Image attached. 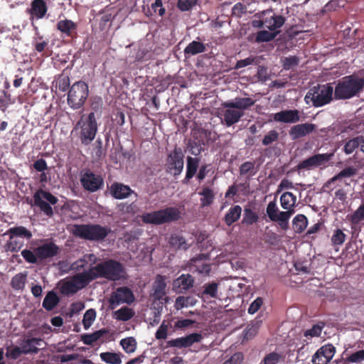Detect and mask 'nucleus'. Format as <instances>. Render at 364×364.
Segmentation results:
<instances>
[{
    "label": "nucleus",
    "instance_id": "f257e3e1",
    "mask_svg": "<svg viewBox=\"0 0 364 364\" xmlns=\"http://www.w3.org/2000/svg\"><path fill=\"white\" fill-rule=\"evenodd\" d=\"M364 88V79L355 75L343 77L338 80L334 90L336 100H348L358 96Z\"/></svg>",
    "mask_w": 364,
    "mask_h": 364
},
{
    "label": "nucleus",
    "instance_id": "f03ea898",
    "mask_svg": "<svg viewBox=\"0 0 364 364\" xmlns=\"http://www.w3.org/2000/svg\"><path fill=\"white\" fill-rule=\"evenodd\" d=\"M251 25L255 28H265L270 31L279 32L286 21L284 16L276 14L273 9H266L256 13Z\"/></svg>",
    "mask_w": 364,
    "mask_h": 364
},
{
    "label": "nucleus",
    "instance_id": "7ed1b4c3",
    "mask_svg": "<svg viewBox=\"0 0 364 364\" xmlns=\"http://www.w3.org/2000/svg\"><path fill=\"white\" fill-rule=\"evenodd\" d=\"M98 129L95 114L91 112L85 117L82 116L74 127L75 132L82 145L87 146L95 139Z\"/></svg>",
    "mask_w": 364,
    "mask_h": 364
},
{
    "label": "nucleus",
    "instance_id": "20e7f679",
    "mask_svg": "<svg viewBox=\"0 0 364 364\" xmlns=\"http://www.w3.org/2000/svg\"><path fill=\"white\" fill-rule=\"evenodd\" d=\"M73 234L77 237L90 241H103L111 232V229L99 224H75Z\"/></svg>",
    "mask_w": 364,
    "mask_h": 364
},
{
    "label": "nucleus",
    "instance_id": "39448f33",
    "mask_svg": "<svg viewBox=\"0 0 364 364\" xmlns=\"http://www.w3.org/2000/svg\"><path fill=\"white\" fill-rule=\"evenodd\" d=\"M97 278H105L109 281H119L124 278L125 269L123 264L112 259H107L92 267Z\"/></svg>",
    "mask_w": 364,
    "mask_h": 364
},
{
    "label": "nucleus",
    "instance_id": "423d86ee",
    "mask_svg": "<svg viewBox=\"0 0 364 364\" xmlns=\"http://www.w3.org/2000/svg\"><path fill=\"white\" fill-rule=\"evenodd\" d=\"M141 218L145 224L159 225L177 221L181 218V212L176 207H167L151 213H143Z\"/></svg>",
    "mask_w": 364,
    "mask_h": 364
},
{
    "label": "nucleus",
    "instance_id": "0eeeda50",
    "mask_svg": "<svg viewBox=\"0 0 364 364\" xmlns=\"http://www.w3.org/2000/svg\"><path fill=\"white\" fill-rule=\"evenodd\" d=\"M333 87L330 83L318 85L311 88L305 96V100L309 103V100L314 107H322L328 104L333 99Z\"/></svg>",
    "mask_w": 364,
    "mask_h": 364
},
{
    "label": "nucleus",
    "instance_id": "6e6552de",
    "mask_svg": "<svg viewBox=\"0 0 364 364\" xmlns=\"http://www.w3.org/2000/svg\"><path fill=\"white\" fill-rule=\"evenodd\" d=\"M88 94L89 87L85 82L82 80L75 82L68 90V105L74 110L80 109L84 106Z\"/></svg>",
    "mask_w": 364,
    "mask_h": 364
},
{
    "label": "nucleus",
    "instance_id": "1a4fd4ad",
    "mask_svg": "<svg viewBox=\"0 0 364 364\" xmlns=\"http://www.w3.org/2000/svg\"><path fill=\"white\" fill-rule=\"evenodd\" d=\"M58 198L48 191L39 189L33 194V204L40 208L45 215L51 217L53 210L50 204L55 205L58 203Z\"/></svg>",
    "mask_w": 364,
    "mask_h": 364
},
{
    "label": "nucleus",
    "instance_id": "9d476101",
    "mask_svg": "<svg viewBox=\"0 0 364 364\" xmlns=\"http://www.w3.org/2000/svg\"><path fill=\"white\" fill-rule=\"evenodd\" d=\"M166 171L177 176L183 169V154L179 147H175L166 159Z\"/></svg>",
    "mask_w": 364,
    "mask_h": 364
},
{
    "label": "nucleus",
    "instance_id": "9b49d317",
    "mask_svg": "<svg viewBox=\"0 0 364 364\" xmlns=\"http://www.w3.org/2000/svg\"><path fill=\"white\" fill-rule=\"evenodd\" d=\"M80 181L82 188L90 193L96 192L104 186L102 176L95 174L90 170H86L82 173Z\"/></svg>",
    "mask_w": 364,
    "mask_h": 364
},
{
    "label": "nucleus",
    "instance_id": "f8f14e48",
    "mask_svg": "<svg viewBox=\"0 0 364 364\" xmlns=\"http://www.w3.org/2000/svg\"><path fill=\"white\" fill-rule=\"evenodd\" d=\"M134 299V295L129 287H120L111 294L109 303L110 308L113 309L121 304H131Z\"/></svg>",
    "mask_w": 364,
    "mask_h": 364
},
{
    "label": "nucleus",
    "instance_id": "ddd939ff",
    "mask_svg": "<svg viewBox=\"0 0 364 364\" xmlns=\"http://www.w3.org/2000/svg\"><path fill=\"white\" fill-rule=\"evenodd\" d=\"M333 154L326 153V154H315L302 161L297 165L298 170L302 169H311L313 167H318L323 165L325 163L329 161Z\"/></svg>",
    "mask_w": 364,
    "mask_h": 364
},
{
    "label": "nucleus",
    "instance_id": "4468645a",
    "mask_svg": "<svg viewBox=\"0 0 364 364\" xmlns=\"http://www.w3.org/2000/svg\"><path fill=\"white\" fill-rule=\"evenodd\" d=\"M195 279L189 274H182L173 282V289L176 293L183 294L193 287Z\"/></svg>",
    "mask_w": 364,
    "mask_h": 364
},
{
    "label": "nucleus",
    "instance_id": "2eb2a0df",
    "mask_svg": "<svg viewBox=\"0 0 364 364\" xmlns=\"http://www.w3.org/2000/svg\"><path fill=\"white\" fill-rule=\"evenodd\" d=\"M110 195L115 199H124L127 198L132 194L136 196L137 193H135L129 186L124 185L122 183L114 182L109 187Z\"/></svg>",
    "mask_w": 364,
    "mask_h": 364
},
{
    "label": "nucleus",
    "instance_id": "dca6fc26",
    "mask_svg": "<svg viewBox=\"0 0 364 364\" xmlns=\"http://www.w3.org/2000/svg\"><path fill=\"white\" fill-rule=\"evenodd\" d=\"M59 251V247L53 242H46L35 248V252L40 260L53 257L58 254Z\"/></svg>",
    "mask_w": 364,
    "mask_h": 364
},
{
    "label": "nucleus",
    "instance_id": "f3484780",
    "mask_svg": "<svg viewBox=\"0 0 364 364\" xmlns=\"http://www.w3.org/2000/svg\"><path fill=\"white\" fill-rule=\"evenodd\" d=\"M48 11V6L45 0H33L31 7L26 9V13L31 16V18H43Z\"/></svg>",
    "mask_w": 364,
    "mask_h": 364
},
{
    "label": "nucleus",
    "instance_id": "a211bd4d",
    "mask_svg": "<svg viewBox=\"0 0 364 364\" xmlns=\"http://www.w3.org/2000/svg\"><path fill=\"white\" fill-rule=\"evenodd\" d=\"M274 120L278 122L293 124L300 120L297 109H286L274 114Z\"/></svg>",
    "mask_w": 364,
    "mask_h": 364
},
{
    "label": "nucleus",
    "instance_id": "6ab92c4d",
    "mask_svg": "<svg viewBox=\"0 0 364 364\" xmlns=\"http://www.w3.org/2000/svg\"><path fill=\"white\" fill-rule=\"evenodd\" d=\"M315 129L316 125L314 124H299L290 129L289 135L292 139H297L312 133Z\"/></svg>",
    "mask_w": 364,
    "mask_h": 364
},
{
    "label": "nucleus",
    "instance_id": "aec40b11",
    "mask_svg": "<svg viewBox=\"0 0 364 364\" xmlns=\"http://www.w3.org/2000/svg\"><path fill=\"white\" fill-rule=\"evenodd\" d=\"M97 279V276L95 275L92 267H90L88 270L84 271L82 273H78L74 275L72 280L75 284L77 287H79V290L85 287L90 282Z\"/></svg>",
    "mask_w": 364,
    "mask_h": 364
},
{
    "label": "nucleus",
    "instance_id": "412c9836",
    "mask_svg": "<svg viewBox=\"0 0 364 364\" xmlns=\"http://www.w3.org/2000/svg\"><path fill=\"white\" fill-rule=\"evenodd\" d=\"M267 214L269 218L273 221L286 220L289 215H292V211H279L276 201H270L267 206Z\"/></svg>",
    "mask_w": 364,
    "mask_h": 364
},
{
    "label": "nucleus",
    "instance_id": "4be33fe9",
    "mask_svg": "<svg viewBox=\"0 0 364 364\" xmlns=\"http://www.w3.org/2000/svg\"><path fill=\"white\" fill-rule=\"evenodd\" d=\"M255 100L250 97H236L233 101L226 102L223 104L225 108H235L245 110L255 105Z\"/></svg>",
    "mask_w": 364,
    "mask_h": 364
},
{
    "label": "nucleus",
    "instance_id": "5701e85b",
    "mask_svg": "<svg viewBox=\"0 0 364 364\" xmlns=\"http://www.w3.org/2000/svg\"><path fill=\"white\" fill-rule=\"evenodd\" d=\"M57 29L67 37H74L77 33V23L69 19L60 20L57 23Z\"/></svg>",
    "mask_w": 364,
    "mask_h": 364
},
{
    "label": "nucleus",
    "instance_id": "b1692460",
    "mask_svg": "<svg viewBox=\"0 0 364 364\" xmlns=\"http://www.w3.org/2000/svg\"><path fill=\"white\" fill-rule=\"evenodd\" d=\"M166 283L165 277L158 274L153 284L152 296L156 300H160L166 295Z\"/></svg>",
    "mask_w": 364,
    "mask_h": 364
},
{
    "label": "nucleus",
    "instance_id": "393cba45",
    "mask_svg": "<svg viewBox=\"0 0 364 364\" xmlns=\"http://www.w3.org/2000/svg\"><path fill=\"white\" fill-rule=\"evenodd\" d=\"M168 244L175 250H187L190 247L186 238L180 233L171 234L168 238Z\"/></svg>",
    "mask_w": 364,
    "mask_h": 364
},
{
    "label": "nucleus",
    "instance_id": "a878e982",
    "mask_svg": "<svg viewBox=\"0 0 364 364\" xmlns=\"http://www.w3.org/2000/svg\"><path fill=\"white\" fill-rule=\"evenodd\" d=\"M235 108H226L223 111V117L225 124L230 127L240 121V118L244 115L242 111L236 110Z\"/></svg>",
    "mask_w": 364,
    "mask_h": 364
},
{
    "label": "nucleus",
    "instance_id": "bb28decb",
    "mask_svg": "<svg viewBox=\"0 0 364 364\" xmlns=\"http://www.w3.org/2000/svg\"><path fill=\"white\" fill-rule=\"evenodd\" d=\"M43 343V341L41 338H27L24 340L23 343L21 344L23 353H24V355L31 353H38L39 351V348L37 346H41Z\"/></svg>",
    "mask_w": 364,
    "mask_h": 364
},
{
    "label": "nucleus",
    "instance_id": "cd10ccee",
    "mask_svg": "<svg viewBox=\"0 0 364 364\" xmlns=\"http://www.w3.org/2000/svg\"><path fill=\"white\" fill-rule=\"evenodd\" d=\"M199 159L198 158H193L188 156L186 164V174L183 180V183H188L194 175L196 173L198 168Z\"/></svg>",
    "mask_w": 364,
    "mask_h": 364
},
{
    "label": "nucleus",
    "instance_id": "c85d7f7f",
    "mask_svg": "<svg viewBox=\"0 0 364 364\" xmlns=\"http://www.w3.org/2000/svg\"><path fill=\"white\" fill-rule=\"evenodd\" d=\"M296 196L291 192H284L280 197L281 206L287 211L294 213Z\"/></svg>",
    "mask_w": 364,
    "mask_h": 364
},
{
    "label": "nucleus",
    "instance_id": "c756f323",
    "mask_svg": "<svg viewBox=\"0 0 364 364\" xmlns=\"http://www.w3.org/2000/svg\"><path fill=\"white\" fill-rule=\"evenodd\" d=\"M242 213V208L239 205L231 207L224 216V222L228 226L237 222Z\"/></svg>",
    "mask_w": 364,
    "mask_h": 364
},
{
    "label": "nucleus",
    "instance_id": "7c9ffc66",
    "mask_svg": "<svg viewBox=\"0 0 364 364\" xmlns=\"http://www.w3.org/2000/svg\"><path fill=\"white\" fill-rule=\"evenodd\" d=\"M60 302V298L58 294L53 291H50L46 295L42 306L47 311L53 310Z\"/></svg>",
    "mask_w": 364,
    "mask_h": 364
},
{
    "label": "nucleus",
    "instance_id": "2f4dec72",
    "mask_svg": "<svg viewBox=\"0 0 364 364\" xmlns=\"http://www.w3.org/2000/svg\"><path fill=\"white\" fill-rule=\"evenodd\" d=\"M205 50L206 47L203 43L193 41L185 48L184 54L185 55H195L205 52Z\"/></svg>",
    "mask_w": 364,
    "mask_h": 364
},
{
    "label": "nucleus",
    "instance_id": "473e14b6",
    "mask_svg": "<svg viewBox=\"0 0 364 364\" xmlns=\"http://www.w3.org/2000/svg\"><path fill=\"white\" fill-rule=\"evenodd\" d=\"M6 234H11V237H21L26 240H30L33 236L32 232L23 226L11 228L6 231Z\"/></svg>",
    "mask_w": 364,
    "mask_h": 364
},
{
    "label": "nucleus",
    "instance_id": "72a5a7b5",
    "mask_svg": "<svg viewBox=\"0 0 364 364\" xmlns=\"http://www.w3.org/2000/svg\"><path fill=\"white\" fill-rule=\"evenodd\" d=\"M308 225L307 218L303 214H299L292 220V228L296 233H301Z\"/></svg>",
    "mask_w": 364,
    "mask_h": 364
},
{
    "label": "nucleus",
    "instance_id": "f704fd0d",
    "mask_svg": "<svg viewBox=\"0 0 364 364\" xmlns=\"http://www.w3.org/2000/svg\"><path fill=\"white\" fill-rule=\"evenodd\" d=\"M259 220L258 213L252 210L250 208L245 207L244 209L243 218L242 224L245 225H252L256 223Z\"/></svg>",
    "mask_w": 364,
    "mask_h": 364
},
{
    "label": "nucleus",
    "instance_id": "c9c22d12",
    "mask_svg": "<svg viewBox=\"0 0 364 364\" xmlns=\"http://www.w3.org/2000/svg\"><path fill=\"white\" fill-rule=\"evenodd\" d=\"M199 195L202 196L200 198V204L202 207L210 205L215 198V193L210 188L204 187L202 191L199 192Z\"/></svg>",
    "mask_w": 364,
    "mask_h": 364
},
{
    "label": "nucleus",
    "instance_id": "e433bc0d",
    "mask_svg": "<svg viewBox=\"0 0 364 364\" xmlns=\"http://www.w3.org/2000/svg\"><path fill=\"white\" fill-rule=\"evenodd\" d=\"M356 169L352 166L347 167L342 171H341L338 174L334 176L333 178H331L330 180H328L326 183L325 184V186H328L331 183L335 182L336 181L341 180L343 178H350L351 176H353L356 174Z\"/></svg>",
    "mask_w": 364,
    "mask_h": 364
},
{
    "label": "nucleus",
    "instance_id": "4c0bfd02",
    "mask_svg": "<svg viewBox=\"0 0 364 364\" xmlns=\"http://www.w3.org/2000/svg\"><path fill=\"white\" fill-rule=\"evenodd\" d=\"M279 32L262 30L258 31L255 35V42L257 43L269 42L273 41Z\"/></svg>",
    "mask_w": 364,
    "mask_h": 364
},
{
    "label": "nucleus",
    "instance_id": "58836bf2",
    "mask_svg": "<svg viewBox=\"0 0 364 364\" xmlns=\"http://www.w3.org/2000/svg\"><path fill=\"white\" fill-rule=\"evenodd\" d=\"M8 235H9V240L5 244V250L11 252L19 251L24 245L23 242L20 241L16 237H11V234Z\"/></svg>",
    "mask_w": 364,
    "mask_h": 364
},
{
    "label": "nucleus",
    "instance_id": "ea45409f",
    "mask_svg": "<svg viewBox=\"0 0 364 364\" xmlns=\"http://www.w3.org/2000/svg\"><path fill=\"white\" fill-rule=\"evenodd\" d=\"M132 309L124 306L114 312L115 318L118 321H127L134 316Z\"/></svg>",
    "mask_w": 364,
    "mask_h": 364
},
{
    "label": "nucleus",
    "instance_id": "a19ab883",
    "mask_svg": "<svg viewBox=\"0 0 364 364\" xmlns=\"http://www.w3.org/2000/svg\"><path fill=\"white\" fill-rule=\"evenodd\" d=\"M107 331L105 329H100L92 333L81 335V341L86 345H92L97 341Z\"/></svg>",
    "mask_w": 364,
    "mask_h": 364
},
{
    "label": "nucleus",
    "instance_id": "79ce46f5",
    "mask_svg": "<svg viewBox=\"0 0 364 364\" xmlns=\"http://www.w3.org/2000/svg\"><path fill=\"white\" fill-rule=\"evenodd\" d=\"M26 279V272L18 273L11 279V286L16 290H22L25 287Z\"/></svg>",
    "mask_w": 364,
    "mask_h": 364
},
{
    "label": "nucleus",
    "instance_id": "37998d69",
    "mask_svg": "<svg viewBox=\"0 0 364 364\" xmlns=\"http://www.w3.org/2000/svg\"><path fill=\"white\" fill-rule=\"evenodd\" d=\"M219 284L215 282L206 283L203 285L202 295L210 298H217Z\"/></svg>",
    "mask_w": 364,
    "mask_h": 364
},
{
    "label": "nucleus",
    "instance_id": "c03bdc74",
    "mask_svg": "<svg viewBox=\"0 0 364 364\" xmlns=\"http://www.w3.org/2000/svg\"><path fill=\"white\" fill-rule=\"evenodd\" d=\"M100 358L108 364H120L122 363L121 354L112 352L101 353Z\"/></svg>",
    "mask_w": 364,
    "mask_h": 364
},
{
    "label": "nucleus",
    "instance_id": "a18cd8bd",
    "mask_svg": "<svg viewBox=\"0 0 364 364\" xmlns=\"http://www.w3.org/2000/svg\"><path fill=\"white\" fill-rule=\"evenodd\" d=\"M362 136L354 137L348 140L344 145L343 151L346 154H352L359 146L361 147Z\"/></svg>",
    "mask_w": 364,
    "mask_h": 364
},
{
    "label": "nucleus",
    "instance_id": "49530a36",
    "mask_svg": "<svg viewBox=\"0 0 364 364\" xmlns=\"http://www.w3.org/2000/svg\"><path fill=\"white\" fill-rule=\"evenodd\" d=\"M87 257H88L90 260H93L94 262L96 259V257L93 254L85 255L83 256L82 258H80L71 264L70 269L74 271H80L81 269H83L87 264V261L86 259Z\"/></svg>",
    "mask_w": 364,
    "mask_h": 364
},
{
    "label": "nucleus",
    "instance_id": "de8ad7c7",
    "mask_svg": "<svg viewBox=\"0 0 364 364\" xmlns=\"http://www.w3.org/2000/svg\"><path fill=\"white\" fill-rule=\"evenodd\" d=\"M22 355L23 349L21 347L17 346H9L6 348V357L10 360H16L19 358Z\"/></svg>",
    "mask_w": 364,
    "mask_h": 364
},
{
    "label": "nucleus",
    "instance_id": "09e8293b",
    "mask_svg": "<svg viewBox=\"0 0 364 364\" xmlns=\"http://www.w3.org/2000/svg\"><path fill=\"white\" fill-rule=\"evenodd\" d=\"M116 209L118 213L122 214H134L136 212L137 207L134 202L128 203H120L116 206Z\"/></svg>",
    "mask_w": 364,
    "mask_h": 364
},
{
    "label": "nucleus",
    "instance_id": "8fccbe9b",
    "mask_svg": "<svg viewBox=\"0 0 364 364\" xmlns=\"http://www.w3.org/2000/svg\"><path fill=\"white\" fill-rule=\"evenodd\" d=\"M210 132L205 129L199 130L198 132L194 133L195 139L197 140L195 144L196 145H206L210 141Z\"/></svg>",
    "mask_w": 364,
    "mask_h": 364
},
{
    "label": "nucleus",
    "instance_id": "3c124183",
    "mask_svg": "<svg viewBox=\"0 0 364 364\" xmlns=\"http://www.w3.org/2000/svg\"><path fill=\"white\" fill-rule=\"evenodd\" d=\"M283 69L289 70L299 65V58L297 56L291 55L285 57L281 60Z\"/></svg>",
    "mask_w": 364,
    "mask_h": 364
},
{
    "label": "nucleus",
    "instance_id": "603ef678",
    "mask_svg": "<svg viewBox=\"0 0 364 364\" xmlns=\"http://www.w3.org/2000/svg\"><path fill=\"white\" fill-rule=\"evenodd\" d=\"M136 344V341L133 337H128L120 341V345L127 353L134 352Z\"/></svg>",
    "mask_w": 364,
    "mask_h": 364
},
{
    "label": "nucleus",
    "instance_id": "864d4df0",
    "mask_svg": "<svg viewBox=\"0 0 364 364\" xmlns=\"http://www.w3.org/2000/svg\"><path fill=\"white\" fill-rule=\"evenodd\" d=\"M96 318V311L93 309L87 310L83 316L82 324L85 330L88 329Z\"/></svg>",
    "mask_w": 364,
    "mask_h": 364
},
{
    "label": "nucleus",
    "instance_id": "5fc2aeb1",
    "mask_svg": "<svg viewBox=\"0 0 364 364\" xmlns=\"http://www.w3.org/2000/svg\"><path fill=\"white\" fill-rule=\"evenodd\" d=\"M259 63V61L257 57L250 56L247 58L237 60L234 68L238 70L250 65H257Z\"/></svg>",
    "mask_w": 364,
    "mask_h": 364
},
{
    "label": "nucleus",
    "instance_id": "6e6d98bb",
    "mask_svg": "<svg viewBox=\"0 0 364 364\" xmlns=\"http://www.w3.org/2000/svg\"><path fill=\"white\" fill-rule=\"evenodd\" d=\"M21 256L25 261L29 264H37L38 262V256L35 252V249L31 251L28 249H25L21 251Z\"/></svg>",
    "mask_w": 364,
    "mask_h": 364
},
{
    "label": "nucleus",
    "instance_id": "4d7b16f0",
    "mask_svg": "<svg viewBox=\"0 0 364 364\" xmlns=\"http://www.w3.org/2000/svg\"><path fill=\"white\" fill-rule=\"evenodd\" d=\"M363 360H364V349L358 350L348 356L343 360V364H349L350 363H358Z\"/></svg>",
    "mask_w": 364,
    "mask_h": 364
},
{
    "label": "nucleus",
    "instance_id": "13d9d810",
    "mask_svg": "<svg viewBox=\"0 0 364 364\" xmlns=\"http://www.w3.org/2000/svg\"><path fill=\"white\" fill-rule=\"evenodd\" d=\"M346 235L341 229H336L331 237L333 245H341L346 240Z\"/></svg>",
    "mask_w": 364,
    "mask_h": 364
},
{
    "label": "nucleus",
    "instance_id": "bf43d9fd",
    "mask_svg": "<svg viewBox=\"0 0 364 364\" xmlns=\"http://www.w3.org/2000/svg\"><path fill=\"white\" fill-rule=\"evenodd\" d=\"M247 173H250L252 176L256 173V171H255V164L252 161H245L240 166V175H246Z\"/></svg>",
    "mask_w": 364,
    "mask_h": 364
},
{
    "label": "nucleus",
    "instance_id": "052dcab7",
    "mask_svg": "<svg viewBox=\"0 0 364 364\" xmlns=\"http://www.w3.org/2000/svg\"><path fill=\"white\" fill-rule=\"evenodd\" d=\"M336 348L331 344H328L320 348L316 352L322 354L328 360H331L335 353Z\"/></svg>",
    "mask_w": 364,
    "mask_h": 364
},
{
    "label": "nucleus",
    "instance_id": "680f3d73",
    "mask_svg": "<svg viewBox=\"0 0 364 364\" xmlns=\"http://www.w3.org/2000/svg\"><path fill=\"white\" fill-rule=\"evenodd\" d=\"M203 339V336L198 333H193L184 337L186 347H190L195 343L200 342Z\"/></svg>",
    "mask_w": 364,
    "mask_h": 364
},
{
    "label": "nucleus",
    "instance_id": "e2e57ef3",
    "mask_svg": "<svg viewBox=\"0 0 364 364\" xmlns=\"http://www.w3.org/2000/svg\"><path fill=\"white\" fill-rule=\"evenodd\" d=\"M279 139V133L275 130L269 131L263 138L262 143L264 146H268Z\"/></svg>",
    "mask_w": 364,
    "mask_h": 364
},
{
    "label": "nucleus",
    "instance_id": "0e129e2a",
    "mask_svg": "<svg viewBox=\"0 0 364 364\" xmlns=\"http://www.w3.org/2000/svg\"><path fill=\"white\" fill-rule=\"evenodd\" d=\"M198 0H178L177 6L181 11L191 10L197 3Z\"/></svg>",
    "mask_w": 364,
    "mask_h": 364
},
{
    "label": "nucleus",
    "instance_id": "69168bd1",
    "mask_svg": "<svg viewBox=\"0 0 364 364\" xmlns=\"http://www.w3.org/2000/svg\"><path fill=\"white\" fill-rule=\"evenodd\" d=\"M281 355L277 353H270L264 356L260 364H277L279 363Z\"/></svg>",
    "mask_w": 364,
    "mask_h": 364
},
{
    "label": "nucleus",
    "instance_id": "338daca9",
    "mask_svg": "<svg viewBox=\"0 0 364 364\" xmlns=\"http://www.w3.org/2000/svg\"><path fill=\"white\" fill-rule=\"evenodd\" d=\"M151 7L154 14H158L161 17L164 16L166 9L163 6L162 0H155V1L151 4Z\"/></svg>",
    "mask_w": 364,
    "mask_h": 364
},
{
    "label": "nucleus",
    "instance_id": "774afa93",
    "mask_svg": "<svg viewBox=\"0 0 364 364\" xmlns=\"http://www.w3.org/2000/svg\"><path fill=\"white\" fill-rule=\"evenodd\" d=\"M262 304H263V299L262 297H257L250 305V306L248 308V313L250 314H254L261 308Z\"/></svg>",
    "mask_w": 364,
    "mask_h": 364
}]
</instances>
